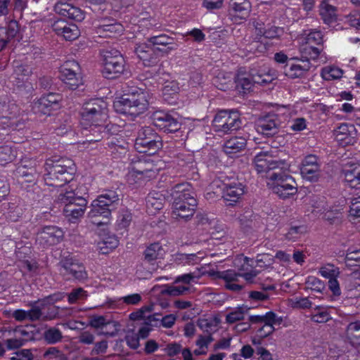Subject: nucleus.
<instances>
[{"label":"nucleus","instance_id":"obj_1","mask_svg":"<svg viewBox=\"0 0 360 360\" xmlns=\"http://www.w3.org/2000/svg\"><path fill=\"white\" fill-rule=\"evenodd\" d=\"M44 179L46 185L61 187L74 178L76 171L72 160L68 158L51 157L44 164Z\"/></svg>","mask_w":360,"mask_h":360},{"label":"nucleus","instance_id":"obj_2","mask_svg":"<svg viewBox=\"0 0 360 360\" xmlns=\"http://www.w3.org/2000/svg\"><path fill=\"white\" fill-rule=\"evenodd\" d=\"M119 201V195L116 191H105L103 194L92 202L88 217L94 224L98 226L107 224L112 211L116 209Z\"/></svg>","mask_w":360,"mask_h":360},{"label":"nucleus","instance_id":"obj_3","mask_svg":"<svg viewBox=\"0 0 360 360\" xmlns=\"http://www.w3.org/2000/svg\"><path fill=\"white\" fill-rule=\"evenodd\" d=\"M57 201L64 205L63 214L70 223H77L84 216L87 200L70 190L61 192L57 197Z\"/></svg>","mask_w":360,"mask_h":360},{"label":"nucleus","instance_id":"obj_4","mask_svg":"<svg viewBox=\"0 0 360 360\" xmlns=\"http://www.w3.org/2000/svg\"><path fill=\"white\" fill-rule=\"evenodd\" d=\"M148 105L143 92L124 94L113 103V107L117 112L134 117L144 112Z\"/></svg>","mask_w":360,"mask_h":360},{"label":"nucleus","instance_id":"obj_5","mask_svg":"<svg viewBox=\"0 0 360 360\" xmlns=\"http://www.w3.org/2000/svg\"><path fill=\"white\" fill-rule=\"evenodd\" d=\"M129 169L127 179L130 184H141L153 179L156 175L153 163L143 156L131 158Z\"/></svg>","mask_w":360,"mask_h":360},{"label":"nucleus","instance_id":"obj_6","mask_svg":"<svg viewBox=\"0 0 360 360\" xmlns=\"http://www.w3.org/2000/svg\"><path fill=\"white\" fill-rule=\"evenodd\" d=\"M134 146L139 153L152 155L162 147V137L152 127H144L139 131Z\"/></svg>","mask_w":360,"mask_h":360},{"label":"nucleus","instance_id":"obj_7","mask_svg":"<svg viewBox=\"0 0 360 360\" xmlns=\"http://www.w3.org/2000/svg\"><path fill=\"white\" fill-rule=\"evenodd\" d=\"M267 186L274 193L283 199L295 194L297 191L295 179L283 172L272 173L269 178Z\"/></svg>","mask_w":360,"mask_h":360},{"label":"nucleus","instance_id":"obj_8","mask_svg":"<svg viewBox=\"0 0 360 360\" xmlns=\"http://www.w3.org/2000/svg\"><path fill=\"white\" fill-rule=\"evenodd\" d=\"M80 115L84 126L101 123L108 118L107 104L102 99H93L83 105Z\"/></svg>","mask_w":360,"mask_h":360},{"label":"nucleus","instance_id":"obj_9","mask_svg":"<svg viewBox=\"0 0 360 360\" xmlns=\"http://www.w3.org/2000/svg\"><path fill=\"white\" fill-rule=\"evenodd\" d=\"M103 58L102 74L104 77L110 79H115L123 72L125 60L118 50L105 51Z\"/></svg>","mask_w":360,"mask_h":360},{"label":"nucleus","instance_id":"obj_10","mask_svg":"<svg viewBox=\"0 0 360 360\" xmlns=\"http://www.w3.org/2000/svg\"><path fill=\"white\" fill-rule=\"evenodd\" d=\"M240 113L236 110L219 111L213 120V126L217 131L231 133L240 128Z\"/></svg>","mask_w":360,"mask_h":360},{"label":"nucleus","instance_id":"obj_11","mask_svg":"<svg viewBox=\"0 0 360 360\" xmlns=\"http://www.w3.org/2000/svg\"><path fill=\"white\" fill-rule=\"evenodd\" d=\"M60 266V274L63 276L71 278L79 281H83L87 278V272L82 263L72 257H64L58 263Z\"/></svg>","mask_w":360,"mask_h":360},{"label":"nucleus","instance_id":"obj_12","mask_svg":"<svg viewBox=\"0 0 360 360\" xmlns=\"http://www.w3.org/2000/svg\"><path fill=\"white\" fill-rule=\"evenodd\" d=\"M60 77L70 89L75 90L82 84L80 66L75 60H68L60 68Z\"/></svg>","mask_w":360,"mask_h":360},{"label":"nucleus","instance_id":"obj_13","mask_svg":"<svg viewBox=\"0 0 360 360\" xmlns=\"http://www.w3.org/2000/svg\"><path fill=\"white\" fill-rule=\"evenodd\" d=\"M63 236L61 229L56 226H46L37 231L36 243L42 248H47L59 243Z\"/></svg>","mask_w":360,"mask_h":360},{"label":"nucleus","instance_id":"obj_14","mask_svg":"<svg viewBox=\"0 0 360 360\" xmlns=\"http://www.w3.org/2000/svg\"><path fill=\"white\" fill-rule=\"evenodd\" d=\"M281 124L278 115L269 113L257 119L255 127L259 134L266 137H273L278 134Z\"/></svg>","mask_w":360,"mask_h":360},{"label":"nucleus","instance_id":"obj_15","mask_svg":"<svg viewBox=\"0 0 360 360\" xmlns=\"http://www.w3.org/2000/svg\"><path fill=\"white\" fill-rule=\"evenodd\" d=\"M153 124L166 133H174L181 128L178 119L169 112L155 111L152 115Z\"/></svg>","mask_w":360,"mask_h":360},{"label":"nucleus","instance_id":"obj_16","mask_svg":"<svg viewBox=\"0 0 360 360\" xmlns=\"http://www.w3.org/2000/svg\"><path fill=\"white\" fill-rule=\"evenodd\" d=\"M197 200L195 198H188L185 200H175L172 204V217L174 219H182L188 220L191 219L197 207Z\"/></svg>","mask_w":360,"mask_h":360},{"label":"nucleus","instance_id":"obj_17","mask_svg":"<svg viewBox=\"0 0 360 360\" xmlns=\"http://www.w3.org/2000/svg\"><path fill=\"white\" fill-rule=\"evenodd\" d=\"M244 185L239 181L224 184L222 188V198L226 202V206H234L245 193Z\"/></svg>","mask_w":360,"mask_h":360},{"label":"nucleus","instance_id":"obj_18","mask_svg":"<svg viewBox=\"0 0 360 360\" xmlns=\"http://www.w3.org/2000/svg\"><path fill=\"white\" fill-rule=\"evenodd\" d=\"M112 125H103L101 123L91 124L89 128L84 127L82 134L86 137L87 142H98L112 134Z\"/></svg>","mask_w":360,"mask_h":360},{"label":"nucleus","instance_id":"obj_19","mask_svg":"<svg viewBox=\"0 0 360 360\" xmlns=\"http://www.w3.org/2000/svg\"><path fill=\"white\" fill-rule=\"evenodd\" d=\"M300 173L303 178L310 181H316L320 173L318 158L313 155L306 156L302 162Z\"/></svg>","mask_w":360,"mask_h":360},{"label":"nucleus","instance_id":"obj_20","mask_svg":"<svg viewBox=\"0 0 360 360\" xmlns=\"http://www.w3.org/2000/svg\"><path fill=\"white\" fill-rule=\"evenodd\" d=\"M210 276L214 279L221 278L226 281L225 288L234 292H238L243 288V285L232 283V282L238 281V274L235 270L229 269L223 271H210Z\"/></svg>","mask_w":360,"mask_h":360},{"label":"nucleus","instance_id":"obj_21","mask_svg":"<svg viewBox=\"0 0 360 360\" xmlns=\"http://www.w3.org/2000/svg\"><path fill=\"white\" fill-rule=\"evenodd\" d=\"M135 53L137 54L138 57L143 60L145 66H155L159 62L155 49L151 45L146 44H139L135 48Z\"/></svg>","mask_w":360,"mask_h":360},{"label":"nucleus","instance_id":"obj_22","mask_svg":"<svg viewBox=\"0 0 360 360\" xmlns=\"http://www.w3.org/2000/svg\"><path fill=\"white\" fill-rule=\"evenodd\" d=\"M251 11V4L248 0H231L229 2V15L240 20L248 18Z\"/></svg>","mask_w":360,"mask_h":360},{"label":"nucleus","instance_id":"obj_23","mask_svg":"<svg viewBox=\"0 0 360 360\" xmlns=\"http://www.w3.org/2000/svg\"><path fill=\"white\" fill-rule=\"evenodd\" d=\"M345 181L353 188H360V165L352 164L342 169Z\"/></svg>","mask_w":360,"mask_h":360},{"label":"nucleus","instance_id":"obj_24","mask_svg":"<svg viewBox=\"0 0 360 360\" xmlns=\"http://www.w3.org/2000/svg\"><path fill=\"white\" fill-rule=\"evenodd\" d=\"M246 146L247 141L245 138L235 136L225 142L223 150L226 154L231 156L244 150Z\"/></svg>","mask_w":360,"mask_h":360},{"label":"nucleus","instance_id":"obj_25","mask_svg":"<svg viewBox=\"0 0 360 360\" xmlns=\"http://www.w3.org/2000/svg\"><path fill=\"white\" fill-rule=\"evenodd\" d=\"M234 77L231 72L220 71L213 78V84L219 90L226 91L233 87Z\"/></svg>","mask_w":360,"mask_h":360},{"label":"nucleus","instance_id":"obj_26","mask_svg":"<svg viewBox=\"0 0 360 360\" xmlns=\"http://www.w3.org/2000/svg\"><path fill=\"white\" fill-rule=\"evenodd\" d=\"M170 195L174 200H186L188 198H195L194 193L191 191V186L188 183H181L174 186L170 190Z\"/></svg>","mask_w":360,"mask_h":360},{"label":"nucleus","instance_id":"obj_27","mask_svg":"<svg viewBox=\"0 0 360 360\" xmlns=\"http://www.w3.org/2000/svg\"><path fill=\"white\" fill-rule=\"evenodd\" d=\"M110 323H113L115 327L114 330L111 332H101L99 334L104 335L109 337H115L117 335L118 333V329L117 327L119 326V323L116 321H107L105 317L103 316H94L91 318L89 321V326L95 328H103L107 325Z\"/></svg>","mask_w":360,"mask_h":360},{"label":"nucleus","instance_id":"obj_28","mask_svg":"<svg viewBox=\"0 0 360 360\" xmlns=\"http://www.w3.org/2000/svg\"><path fill=\"white\" fill-rule=\"evenodd\" d=\"M304 63L302 65L292 64L289 68L287 67L288 64H286L284 67L285 75L290 79L301 78L304 77L310 69V63Z\"/></svg>","mask_w":360,"mask_h":360},{"label":"nucleus","instance_id":"obj_29","mask_svg":"<svg viewBox=\"0 0 360 360\" xmlns=\"http://www.w3.org/2000/svg\"><path fill=\"white\" fill-rule=\"evenodd\" d=\"M35 165V162H32ZM15 175L21 177L26 182H33L37 176V172L34 165L27 167L22 163L19 165L15 170Z\"/></svg>","mask_w":360,"mask_h":360},{"label":"nucleus","instance_id":"obj_30","mask_svg":"<svg viewBox=\"0 0 360 360\" xmlns=\"http://www.w3.org/2000/svg\"><path fill=\"white\" fill-rule=\"evenodd\" d=\"M320 15L324 23L330 25L337 20L336 8L323 1L320 6Z\"/></svg>","mask_w":360,"mask_h":360},{"label":"nucleus","instance_id":"obj_31","mask_svg":"<svg viewBox=\"0 0 360 360\" xmlns=\"http://www.w3.org/2000/svg\"><path fill=\"white\" fill-rule=\"evenodd\" d=\"M122 32V25L117 22L103 24L98 27V33L103 34L104 37H114L116 34H120Z\"/></svg>","mask_w":360,"mask_h":360},{"label":"nucleus","instance_id":"obj_32","mask_svg":"<svg viewBox=\"0 0 360 360\" xmlns=\"http://www.w3.org/2000/svg\"><path fill=\"white\" fill-rule=\"evenodd\" d=\"M347 336L352 345H360V321L352 322L347 326Z\"/></svg>","mask_w":360,"mask_h":360},{"label":"nucleus","instance_id":"obj_33","mask_svg":"<svg viewBox=\"0 0 360 360\" xmlns=\"http://www.w3.org/2000/svg\"><path fill=\"white\" fill-rule=\"evenodd\" d=\"M32 73V68L27 65L17 64L14 66L11 78L17 80V83L22 82Z\"/></svg>","mask_w":360,"mask_h":360},{"label":"nucleus","instance_id":"obj_34","mask_svg":"<svg viewBox=\"0 0 360 360\" xmlns=\"http://www.w3.org/2000/svg\"><path fill=\"white\" fill-rule=\"evenodd\" d=\"M59 107L54 105L52 101L46 99L45 97L41 96L35 103L34 108L38 112H41L44 115H51L52 110H56Z\"/></svg>","mask_w":360,"mask_h":360},{"label":"nucleus","instance_id":"obj_35","mask_svg":"<svg viewBox=\"0 0 360 360\" xmlns=\"http://www.w3.org/2000/svg\"><path fill=\"white\" fill-rule=\"evenodd\" d=\"M269 152H262L255 155L254 158L255 167L258 173L268 172V163H269Z\"/></svg>","mask_w":360,"mask_h":360},{"label":"nucleus","instance_id":"obj_36","mask_svg":"<svg viewBox=\"0 0 360 360\" xmlns=\"http://www.w3.org/2000/svg\"><path fill=\"white\" fill-rule=\"evenodd\" d=\"M162 250L159 243H152L144 251V259L148 262H151L158 259L162 254Z\"/></svg>","mask_w":360,"mask_h":360},{"label":"nucleus","instance_id":"obj_37","mask_svg":"<svg viewBox=\"0 0 360 360\" xmlns=\"http://www.w3.org/2000/svg\"><path fill=\"white\" fill-rule=\"evenodd\" d=\"M343 70L335 66H326L321 70V77L324 80H333L340 79L342 76Z\"/></svg>","mask_w":360,"mask_h":360},{"label":"nucleus","instance_id":"obj_38","mask_svg":"<svg viewBox=\"0 0 360 360\" xmlns=\"http://www.w3.org/2000/svg\"><path fill=\"white\" fill-rule=\"evenodd\" d=\"M322 49L319 47L314 46V45H309L306 44V45L302 49V62H309V59L315 60L318 58L319 56Z\"/></svg>","mask_w":360,"mask_h":360},{"label":"nucleus","instance_id":"obj_39","mask_svg":"<svg viewBox=\"0 0 360 360\" xmlns=\"http://www.w3.org/2000/svg\"><path fill=\"white\" fill-rule=\"evenodd\" d=\"M335 135L338 141L339 136L344 138L348 135H357V131L354 124L342 123L335 130Z\"/></svg>","mask_w":360,"mask_h":360},{"label":"nucleus","instance_id":"obj_40","mask_svg":"<svg viewBox=\"0 0 360 360\" xmlns=\"http://www.w3.org/2000/svg\"><path fill=\"white\" fill-rule=\"evenodd\" d=\"M16 157V152L9 146H0V164L12 162Z\"/></svg>","mask_w":360,"mask_h":360},{"label":"nucleus","instance_id":"obj_41","mask_svg":"<svg viewBox=\"0 0 360 360\" xmlns=\"http://www.w3.org/2000/svg\"><path fill=\"white\" fill-rule=\"evenodd\" d=\"M269 163H268V172L271 169L278 168L286 169L288 167V165L285 159H282L278 157V155H274L273 152H269Z\"/></svg>","mask_w":360,"mask_h":360},{"label":"nucleus","instance_id":"obj_42","mask_svg":"<svg viewBox=\"0 0 360 360\" xmlns=\"http://www.w3.org/2000/svg\"><path fill=\"white\" fill-rule=\"evenodd\" d=\"M44 338L49 344H55L63 338L61 331L56 328H50L44 333Z\"/></svg>","mask_w":360,"mask_h":360},{"label":"nucleus","instance_id":"obj_43","mask_svg":"<svg viewBox=\"0 0 360 360\" xmlns=\"http://www.w3.org/2000/svg\"><path fill=\"white\" fill-rule=\"evenodd\" d=\"M7 207L4 212L6 219L13 222L17 221L22 214V209L14 203H8Z\"/></svg>","mask_w":360,"mask_h":360},{"label":"nucleus","instance_id":"obj_44","mask_svg":"<svg viewBox=\"0 0 360 360\" xmlns=\"http://www.w3.org/2000/svg\"><path fill=\"white\" fill-rule=\"evenodd\" d=\"M320 274L329 280L339 276L340 271L338 267L332 264H327L319 269Z\"/></svg>","mask_w":360,"mask_h":360},{"label":"nucleus","instance_id":"obj_45","mask_svg":"<svg viewBox=\"0 0 360 360\" xmlns=\"http://www.w3.org/2000/svg\"><path fill=\"white\" fill-rule=\"evenodd\" d=\"M236 90L240 93L245 94L246 91L250 90L252 86V82L247 77L238 76L234 77V83Z\"/></svg>","mask_w":360,"mask_h":360},{"label":"nucleus","instance_id":"obj_46","mask_svg":"<svg viewBox=\"0 0 360 360\" xmlns=\"http://www.w3.org/2000/svg\"><path fill=\"white\" fill-rule=\"evenodd\" d=\"M148 41L151 44L150 45L153 47L155 45H161L165 47L171 45L176 46V44L174 43V39L166 34L150 37L148 38Z\"/></svg>","mask_w":360,"mask_h":360},{"label":"nucleus","instance_id":"obj_47","mask_svg":"<svg viewBox=\"0 0 360 360\" xmlns=\"http://www.w3.org/2000/svg\"><path fill=\"white\" fill-rule=\"evenodd\" d=\"M305 285L307 289H311V290L318 292H322L326 288L325 284L322 281L314 276L308 277L305 282Z\"/></svg>","mask_w":360,"mask_h":360},{"label":"nucleus","instance_id":"obj_48","mask_svg":"<svg viewBox=\"0 0 360 360\" xmlns=\"http://www.w3.org/2000/svg\"><path fill=\"white\" fill-rule=\"evenodd\" d=\"M248 310V308L239 307L233 311L229 313L226 315V321L229 323H233L238 321H241L244 319L245 313Z\"/></svg>","mask_w":360,"mask_h":360},{"label":"nucleus","instance_id":"obj_49","mask_svg":"<svg viewBox=\"0 0 360 360\" xmlns=\"http://www.w3.org/2000/svg\"><path fill=\"white\" fill-rule=\"evenodd\" d=\"M79 35V30L75 24H68L60 36H63L66 40L72 41L77 39Z\"/></svg>","mask_w":360,"mask_h":360},{"label":"nucleus","instance_id":"obj_50","mask_svg":"<svg viewBox=\"0 0 360 360\" xmlns=\"http://www.w3.org/2000/svg\"><path fill=\"white\" fill-rule=\"evenodd\" d=\"M189 288L186 286H174V285H167L165 289L162 290V294L168 295L170 296H180L185 294L187 291H188Z\"/></svg>","mask_w":360,"mask_h":360},{"label":"nucleus","instance_id":"obj_51","mask_svg":"<svg viewBox=\"0 0 360 360\" xmlns=\"http://www.w3.org/2000/svg\"><path fill=\"white\" fill-rule=\"evenodd\" d=\"M283 33L284 30L283 27L270 25V24H268L262 37L267 39H276L279 38L283 34Z\"/></svg>","mask_w":360,"mask_h":360},{"label":"nucleus","instance_id":"obj_52","mask_svg":"<svg viewBox=\"0 0 360 360\" xmlns=\"http://www.w3.org/2000/svg\"><path fill=\"white\" fill-rule=\"evenodd\" d=\"M30 305L31 306V309L27 311V319L31 321L42 320L44 313L40 309V306H37L34 302H31Z\"/></svg>","mask_w":360,"mask_h":360},{"label":"nucleus","instance_id":"obj_53","mask_svg":"<svg viewBox=\"0 0 360 360\" xmlns=\"http://www.w3.org/2000/svg\"><path fill=\"white\" fill-rule=\"evenodd\" d=\"M87 296L86 291L82 288H78L72 290V292L68 295V302L70 304H74L79 300H85Z\"/></svg>","mask_w":360,"mask_h":360},{"label":"nucleus","instance_id":"obj_54","mask_svg":"<svg viewBox=\"0 0 360 360\" xmlns=\"http://www.w3.org/2000/svg\"><path fill=\"white\" fill-rule=\"evenodd\" d=\"M251 217L252 216L249 212H246L244 214L238 217V221L244 231H248L252 228L254 222Z\"/></svg>","mask_w":360,"mask_h":360},{"label":"nucleus","instance_id":"obj_55","mask_svg":"<svg viewBox=\"0 0 360 360\" xmlns=\"http://www.w3.org/2000/svg\"><path fill=\"white\" fill-rule=\"evenodd\" d=\"M345 262L348 266H360V250H348L345 256Z\"/></svg>","mask_w":360,"mask_h":360},{"label":"nucleus","instance_id":"obj_56","mask_svg":"<svg viewBox=\"0 0 360 360\" xmlns=\"http://www.w3.org/2000/svg\"><path fill=\"white\" fill-rule=\"evenodd\" d=\"M306 44L309 45H322L323 35L320 31H312L306 37Z\"/></svg>","mask_w":360,"mask_h":360},{"label":"nucleus","instance_id":"obj_57","mask_svg":"<svg viewBox=\"0 0 360 360\" xmlns=\"http://www.w3.org/2000/svg\"><path fill=\"white\" fill-rule=\"evenodd\" d=\"M72 5L67 2H58L54 6V11L61 16L69 18V12L72 10Z\"/></svg>","mask_w":360,"mask_h":360},{"label":"nucleus","instance_id":"obj_58","mask_svg":"<svg viewBox=\"0 0 360 360\" xmlns=\"http://www.w3.org/2000/svg\"><path fill=\"white\" fill-rule=\"evenodd\" d=\"M131 214L128 211H123L117 220V226L119 229H126L131 221Z\"/></svg>","mask_w":360,"mask_h":360},{"label":"nucleus","instance_id":"obj_59","mask_svg":"<svg viewBox=\"0 0 360 360\" xmlns=\"http://www.w3.org/2000/svg\"><path fill=\"white\" fill-rule=\"evenodd\" d=\"M305 231L304 226H291L289 231L285 233V238L288 240H295L297 235L301 234Z\"/></svg>","mask_w":360,"mask_h":360},{"label":"nucleus","instance_id":"obj_60","mask_svg":"<svg viewBox=\"0 0 360 360\" xmlns=\"http://www.w3.org/2000/svg\"><path fill=\"white\" fill-rule=\"evenodd\" d=\"M141 300L142 297L139 293L129 295L120 298V300L127 305H136L141 301Z\"/></svg>","mask_w":360,"mask_h":360},{"label":"nucleus","instance_id":"obj_61","mask_svg":"<svg viewBox=\"0 0 360 360\" xmlns=\"http://www.w3.org/2000/svg\"><path fill=\"white\" fill-rule=\"evenodd\" d=\"M125 341L127 345L132 349H136L139 346V337L138 335L131 333L125 336Z\"/></svg>","mask_w":360,"mask_h":360},{"label":"nucleus","instance_id":"obj_62","mask_svg":"<svg viewBox=\"0 0 360 360\" xmlns=\"http://www.w3.org/2000/svg\"><path fill=\"white\" fill-rule=\"evenodd\" d=\"M252 25L256 30L257 35L262 37L266 28L267 27V25H265L263 19L261 18L253 19Z\"/></svg>","mask_w":360,"mask_h":360},{"label":"nucleus","instance_id":"obj_63","mask_svg":"<svg viewBox=\"0 0 360 360\" xmlns=\"http://www.w3.org/2000/svg\"><path fill=\"white\" fill-rule=\"evenodd\" d=\"M349 213L352 217L360 218V196L352 199Z\"/></svg>","mask_w":360,"mask_h":360},{"label":"nucleus","instance_id":"obj_64","mask_svg":"<svg viewBox=\"0 0 360 360\" xmlns=\"http://www.w3.org/2000/svg\"><path fill=\"white\" fill-rule=\"evenodd\" d=\"M6 32H8V37L14 39L19 32V25L16 20H11L6 27H4Z\"/></svg>","mask_w":360,"mask_h":360}]
</instances>
